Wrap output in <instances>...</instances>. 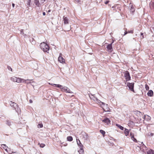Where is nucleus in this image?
I'll return each mask as SVG.
<instances>
[{
	"mask_svg": "<svg viewBox=\"0 0 154 154\" xmlns=\"http://www.w3.org/2000/svg\"><path fill=\"white\" fill-rule=\"evenodd\" d=\"M134 83L127 82V86L128 87L129 89L132 91H134Z\"/></svg>",
	"mask_w": 154,
	"mask_h": 154,
	"instance_id": "7ed1b4c3",
	"label": "nucleus"
},
{
	"mask_svg": "<svg viewBox=\"0 0 154 154\" xmlns=\"http://www.w3.org/2000/svg\"><path fill=\"white\" fill-rule=\"evenodd\" d=\"M41 48L45 52L48 53L50 47L45 42L41 43L40 45Z\"/></svg>",
	"mask_w": 154,
	"mask_h": 154,
	"instance_id": "f257e3e1",
	"label": "nucleus"
},
{
	"mask_svg": "<svg viewBox=\"0 0 154 154\" xmlns=\"http://www.w3.org/2000/svg\"><path fill=\"white\" fill-rule=\"evenodd\" d=\"M130 136L131 137V136H133V135H134L133 134V133H132L131 132L130 133Z\"/></svg>",
	"mask_w": 154,
	"mask_h": 154,
	"instance_id": "c03bdc74",
	"label": "nucleus"
},
{
	"mask_svg": "<svg viewBox=\"0 0 154 154\" xmlns=\"http://www.w3.org/2000/svg\"><path fill=\"white\" fill-rule=\"evenodd\" d=\"M124 133L126 136L128 135L129 133V130L126 128H125V130L124 131Z\"/></svg>",
	"mask_w": 154,
	"mask_h": 154,
	"instance_id": "6ab92c4d",
	"label": "nucleus"
},
{
	"mask_svg": "<svg viewBox=\"0 0 154 154\" xmlns=\"http://www.w3.org/2000/svg\"><path fill=\"white\" fill-rule=\"evenodd\" d=\"M17 78L15 76L11 77V80L13 82H17Z\"/></svg>",
	"mask_w": 154,
	"mask_h": 154,
	"instance_id": "4be33fe9",
	"label": "nucleus"
},
{
	"mask_svg": "<svg viewBox=\"0 0 154 154\" xmlns=\"http://www.w3.org/2000/svg\"><path fill=\"white\" fill-rule=\"evenodd\" d=\"M109 2V1H106L104 2V3L107 4Z\"/></svg>",
	"mask_w": 154,
	"mask_h": 154,
	"instance_id": "79ce46f5",
	"label": "nucleus"
},
{
	"mask_svg": "<svg viewBox=\"0 0 154 154\" xmlns=\"http://www.w3.org/2000/svg\"><path fill=\"white\" fill-rule=\"evenodd\" d=\"M79 148V150L78 151L79 152V154H84V150H83V147H82V146H81Z\"/></svg>",
	"mask_w": 154,
	"mask_h": 154,
	"instance_id": "a211bd4d",
	"label": "nucleus"
},
{
	"mask_svg": "<svg viewBox=\"0 0 154 154\" xmlns=\"http://www.w3.org/2000/svg\"><path fill=\"white\" fill-rule=\"evenodd\" d=\"M1 146L4 149H5L6 148H8V147L5 144H1Z\"/></svg>",
	"mask_w": 154,
	"mask_h": 154,
	"instance_id": "cd10ccee",
	"label": "nucleus"
},
{
	"mask_svg": "<svg viewBox=\"0 0 154 154\" xmlns=\"http://www.w3.org/2000/svg\"><path fill=\"white\" fill-rule=\"evenodd\" d=\"M49 84H50V85H52V86H54V85H53V84H50V83H49Z\"/></svg>",
	"mask_w": 154,
	"mask_h": 154,
	"instance_id": "5fc2aeb1",
	"label": "nucleus"
},
{
	"mask_svg": "<svg viewBox=\"0 0 154 154\" xmlns=\"http://www.w3.org/2000/svg\"><path fill=\"white\" fill-rule=\"evenodd\" d=\"M12 6L13 8H14L15 6V4L14 3H12Z\"/></svg>",
	"mask_w": 154,
	"mask_h": 154,
	"instance_id": "09e8293b",
	"label": "nucleus"
},
{
	"mask_svg": "<svg viewBox=\"0 0 154 154\" xmlns=\"http://www.w3.org/2000/svg\"><path fill=\"white\" fill-rule=\"evenodd\" d=\"M10 104L11 106L13 107L14 109H15L17 112L18 113V112L17 111L18 110V108H17V105L14 102H13L12 101H10Z\"/></svg>",
	"mask_w": 154,
	"mask_h": 154,
	"instance_id": "0eeeda50",
	"label": "nucleus"
},
{
	"mask_svg": "<svg viewBox=\"0 0 154 154\" xmlns=\"http://www.w3.org/2000/svg\"><path fill=\"white\" fill-rule=\"evenodd\" d=\"M39 144L40 145V146L41 148H43L45 146V144L43 143L40 144V143H39Z\"/></svg>",
	"mask_w": 154,
	"mask_h": 154,
	"instance_id": "2f4dec72",
	"label": "nucleus"
},
{
	"mask_svg": "<svg viewBox=\"0 0 154 154\" xmlns=\"http://www.w3.org/2000/svg\"><path fill=\"white\" fill-rule=\"evenodd\" d=\"M102 122L106 123L107 125L111 124V121L107 117H106L104 119L102 120Z\"/></svg>",
	"mask_w": 154,
	"mask_h": 154,
	"instance_id": "9d476101",
	"label": "nucleus"
},
{
	"mask_svg": "<svg viewBox=\"0 0 154 154\" xmlns=\"http://www.w3.org/2000/svg\"><path fill=\"white\" fill-rule=\"evenodd\" d=\"M143 118L148 121L150 120L151 119V117L147 115H145Z\"/></svg>",
	"mask_w": 154,
	"mask_h": 154,
	"instance_id": "4468645a",
	"label": "nucleus"
},
{
	"mask_svg": "<svg viewBox=\"0 0 154 154\" xmlns=\"http://www.w3.org/2000/svg\"><path fill=\"white\" fill-rule=\"evenodd\" d=\"M141 142H139L140 143H139V145H140V146H141V143H140Z\"/></svg>",
	"mask_w": 154,
	"mask_h": 154,
	"instance_id": "4d7b16f0",
	"label": "nucleus"
},
{
	"mask_svg": "<svg viewBox=\"0 0 154 154\" xmlns=\"http://www.w3.org/2000/svg\"><path fill=\"white\" fill-rule=\"evenodd\" d=\"M53 85H54V86L56 87L59 88L60 89H61V87H62V85L60 84H53Z\"/></svg>",
	"mask_w": 154,
	"mask_h": 154,
	"instance_id": "393cba45",
	"label": "nucleus"
},
{
	"mask_svg": "<svg viewBox=\"0 0 154 154\" xmlns=\"http://www.w3.org/2000/svg\"><path fill=\"white\" fill-rule=\"evenodd\" d=\"M1 118H2V117H1Z\"/></svg>",
	"mask_w": 154,
	"mask_h": 154,
	"instance_id": "bf43d9fd",
	"label": "nucleus"
},
{
	"mask_svg": "<svg viewBox=\"0 0 154 154\" xmlns=\"http://www.w3.org/2000/svg\"><path fill=\"white\" fill-rule=\"evenodd\" d=\"M12 123H13L12 122H11L9 120H7L6 121V124L7 125L9 126L11 125Z\"/></svg>",
	"mask_w": 154,
	"mask_h": 154,
	"instance_id": "412c9836",
	"label": "nucleus"
},
{
	"mask_svg": "<svg viewBox=\"0 0 154 154\" xmlns=\"http://www.w3.org/2000/svg\"><path fill=\"white\" fill-rule=\"evenodd\" d=\"M63 19L64 24H67L69 23V19L66 17L64 16Z\"/></svg>",
	"mask_w": 154,
	"mask_h": 154,
	"instance_id": "f8f14e48",
	"label": "nucleus"
},
{
	"mask_svg": "<svg viewBox=\"0 0 154 154\" xmlns=\"http://www.w3.org/2000/svg\"><path fill=\"white\" fill-rule=\"evenodd\" d=\"M23 35L25 37L26 35V34H24V33H23Z\"/></svg>",
	"mask_w": 154,
	"mask_h": 154,
	"instance_id": "3c124183",
	"label": "nucleus"
},
{
	"mask_svg": "<svg viewBox=\"0 0 154 154\" xmlns=\"http://www.w3.org/2000/svg\"><path fill=\"white\" fill-rule=\"evenodd\" d=\"M43 126V124L42 123L39 124L38 125V128H42Z\"/></svg>",
	"mask_w": 154,
	"mask_h": 154,
	"instance_id": "7c9ffc66",
	"label": "nucleus"
},
{
	"mask_svg": "<svg viewBox=\"0 0 154 154\" xmlns=\"http://www.w3.org/2000/svg\"><path fill=\"white\" fill-rule=\"evenodd\" d=\"M145 88L146 90H149V86L147 84H146L145 85Z\"/></svg>",
	"mask_w": 154,
	"mask_h": 154,
	"instance_id": "473e14b6",
	"label": "nucleus"
},
{
	"mask_svg": "<svg viewBox=\"0 0 154 154\" xmlns=\"http://www.w3.org/2000/svg\"><path fill=\"white\" fill-rule=\"evenodd\" d=\"M124 76L126 80V81H128L131 80V76L130 73L128 71H126L124 72Z\"/></svg>",
	"mask_w": 154,
	"mask_h": 154,
	"instance_id": "39448f33",
	"label": "nucleus"
},
{
	"mask_svg": "<svg viewBox=\"0 0 154 154\" xmlns=\"http://www.w3.org/2000/svg\"><path fill=\"white\" fill-rule=\"evenodd\" d=\"M5 150L8 152L7 148H6L5 149Z\"/></svg>",
	"mask_w": 154,
	"mask_h": 154,
	"instance_id": "864d4df0",
	"label": "nucleus"
},
{
	"mask_svg": "<svg viewBox=\"0 0 154 154\" xmlns=\"http://www.w3.org/2000/svg\"><path fill=\"white\" fill-rule=\"evenodd\" d=\"M153 92L152 90H149L147 93V94L148 96L152 97L153 95Z\"/></svg>",
	"mask_w": 154,
	"mask_h": 154,
	"instance_id": "dca6fc26",
	"label": "nucleus"
},
{
	"mask_svg": "<svg viewBox=\"0 0 154 154\" xmlns=\"http://www.w3.org/2000/svg\"><path fill=\"white\" fill-rule=\"evenodd\" d=\"M34 3L35 5L37 6H39V5H40V3L38 1L35 0Z\"/></svg>",
	"mask_w": 154,
	"mask_h": 154,
	"instance_id": "bb28decb",
	"label": "nucleus"
},
{
	"mask_svg": "<svg viewBox=\"0 0 154 154\" xmlns=\"http://www.w3.org/2000/svg\"><path fill=\"white\" fill-rule=\"evenodd\" d=\"M30 2H31V0H28V4L29 5Z\"/></svg>",
	"mask_w": 154,
	"mask_h": 154,
	"instance_id": "a18cd8bd",
	"label": "nucleus"
},
{
	"mask_svg": "<svg viewBox=\"0 0 154 154\" xmlns=\"http://www.w3.org/2000/svg\"><path fill=\"white\" fill-rule=\"evenodd\" d=\"M103 108V110H104V111H105L106 112H110V111L108 109H107V110H105Z\"/></svg>",
	"mask_w": 154,
	"mask_h": 154,
	"instance_id": "37998d69",
	"label": "nucleus"
},
{
	"mask_svg": "<svg viewBox=\"0 0 154 154\" xmlns=\"http://www.w3.org/2000/svg\"><path fill=\"white\" fill-rule=\"evenodd\" d=\"M41 0V2L43 3H44L46 1V0Z\"/></svg>",
	"mask_w": 154,
	"mask_h": 154,
	"instance_id": "58836bf2",
	"label": "nucleus"
},
{
	"mask_svg": "<svg viewBox=\"0 0 154 154\" xmlns=\"http://www.w3.org/2000/svg\"><path fill=\"white\" fill-rule=\"evenodd\" d=\"M140 35L142 36V38H143L144 36V35H143V33L141 32L140 33Z\"/></svg>",
	"mask_w": 154,
	"mask_h": 154,
	"instance_id": "a19ab883",
	"label": "nucleus"
},
{
	"mask_svg": "<svg viewBox=\"0 0 154 154\" xmlns=\"http://www.w3.org/2000/svg\"><path fill=\"white\" fill-rule=\"evenodd\" d=\"M62 54L61 53H60L59 56L58 58V60L60 63H65V59L62 57Z\"/></svg>",
	"mask_w": 154,
	"mask_h": 154,
	"instance_id": "1a4fd4ad",
	"label": "nucleus"
},
{
	"mask_svg": "<svg viewBox=\"0 0 154 154\" xmlns=\"http://www.w3.org/2000/svg\"><path fill=\"white\" fill-rule=\"evenodd\" d=\"M100 103H102V104L103 106H104H104L106 105V106H107L108 105L107 104H106L105 103H103V102H102L101 101V102H100Z\"/></svg>",
	"mask_w": 154,
	"mask_h": 154,
	"instance_id": "f704fd0d",
	"label": "nucleus"
},
{
	"mask_svg": "<svg viewBox=\"0 0 154 154\" xmlns=\"http://www.w3.org/2000/svg\"><path fill=\"white\" fill-rule=\"evenodd\" d=\"M129 9L130 11V13L132 15H133L135 11V9L131 3H130L129 4Z\"/></svg>",
	"mask_w": 154,
	"mask_h": 154,
	"instance_id": "6e6552de",
	"label": "nucleus"
},
{
	"mask_svg": "<svg viewBox=\"0 0 154 154\" xmlns=\"http://www.w3.org/2000/svg\"><path fill=\"white\" fill-rule=\"evenodd\" d=\"M51 10H49L48 11V13H49V12H51Z\"/></svg>",
	"mask_w": 154,
	"mask_h": 154,
	"instance_id": "6e6d98bb",
	"label": "nucleus"
},
{
	"mask_svg": "<svg viewBox=\"0 0 154 154\" xmlns=\"http://www.w3.org/2000/svg\"><path fill=\"white\" fill-rule=\"evenodd\" d=\"M29 102L30 103H32V100L30 99L29 100Z\"/></svg>",
	"mask_w": 154,
	"mask_h": 154,
	"instance_id": "49530a36",
	"label": "nucleus"
},
{
	"mask_svg": "<svg viewBox=\"0 0 154 154\" xmlns=\"http://www.w3.org/2000/svg\"><path fill=\"white\" fill-rule=\"evenodd\" d=\"M16 82L18 83L25 82L26 80L19 78H17Z\"/></svg>",
	"mask_w": 154,
	"mask_h": 154,
	"instance_id": "2eb2a0df",
	"label": "nucleus"
},
{
	"mask_svg": "<svg viewBox=\"0 0 154 154\" xmlns=\"http://www.w3.org/2000/svg\"><path fill=\"white\" fill-rule=\"evenodd\" d=\"M133 33V30H130V31H128V33Z\"/></svg>",
	"mask_w": 154,
	"mask_h": 154,
	"instance_id": "4c0bfd02",
	"label": "nucleus"
},
{
	"mask_svg": "<svg viewBox=\"0 0 154 154\" xmlns=\"http://www.w3.org/2000/svg\"><path fill=\"white\" fill-rule=\"evenodd\" d=\"M33 40H34L33 38H32L30 39V41H32L31 42L32 44L35 43V42L33 41Z\"/></svg>",
	"mask_w": 154,
	"mask_h": 154,
	"instance_id": "72a5a7b5",
	"label": "nucleus"
},
{
	"mask_svg": "<svg viewBox=\"0 0 154 154\" xmlns=\"http://www.w3.org/2000/svg\"><path fill=\"white\" fill-rule=\"evenodd\" d=\"M23 29H21L20 31V34H23V33H24L23 32Z\"/></svg>",
	"mask_w": 154,
	"mask_h": 154,
	"instance_id": "ea45409f",
	"label": "nucleus"
},
{
	"mask_svg": "<svg viewBox=\"0 0 154 154\" xmlns=\"http://www.w3.org/2000/svg\"><path fill=\"white\" fill-rule=\"evenodd\" d=\"M1 118H2V117H1Z\"/></svg>",
	"mask_w": 154,
	"mask_h": 154,
	"instance_id": "13d9d810",
	"label": "nucleus"
},
{
	"mask_svg": "<svg viewBox=\"0 0 154 154\" xmlns=\"http://www.w3.org/2000/svg\"><path fill=\"white\" fill-rule=\"evenodd\" d=\"M67 140L69 141H71L73 140V138L71 136H69L67 137Z\"/></svg>",
	"mask_w": 154,
	"mask_h": 154,
	"instance_id": "5701e85b",
	"label": "nucleus"
},
{
	"mask_svg": "<svg viewBox=\"0 0 154 154\" xmlns=\"http://www.w3.org/2000/svg\"><path fill=\"white\" fill-rule=\"evenodd\" d=\"M119 5H116V6H112V8L114 9V8H115V9H116V8H118L119 7L118 6Z\"/></svg>",
	"mask_w": 154,
	"mask_h": 154,
	"instance_id": "e433bc0d",
	"label": "nucleus"
},
{
	"mask_svg": "<svg viewBox=\"0 0 154 154\" xmlns=\"http://www.w3.org/2000/svg\"><path fill=\"white\" fill-rule=\"evenodd\" d=\"M116 126H117L118 128H119L121 130H123L124 129V128L121 125H119L118 124H116Z\"/></svg>",
	"mask_w": 154,
	"mask_h": 154,
	"instance_id": "b1692460",
	"label": "nucleus"
},
{
	"mask_svg": "<svg viewBox=\"0 0 154 154\" xmlns=\"http://www.w3.org/2000/svg\"><path fill=\"white\" fill-rule=\"evenodd\" d=\"M131 139L135 142H137V140L134 137V136L133 135L131 136Z\"/></svg>",
	"mask_w": 154,
	"mask_h": 154,
	"instance_id": "a878e982",
	"label": "nucleus"
},
{
	"mask_svg": "<svg viewBox=\"0 0 154 154\" xmlns=\"http://www.w3.org/2000/svg\"><path fill=\"white\" fill-rule=\"evenodd\" d=\"M100 132L103 135H104L105 134V132L103 130H100Z\"/></svg>",
	"mask_w": 154,
	"mask_h": 154,
	"instance_id": "c85d7f7f",
	"label": "nucleus"
},
{
	"mask_svg": "<svg viewBox=\"0 0 154 154\" xmlns=\"http://www.w3.org/2000/svg\"><path fill=\"white\" fill-rule=\"evenodd\" d=\"M42 14H43V15H44V16L45 15V14H46L45 12H43V13H42Z\"/></svg>",
	"mask_w": 154,
	"mask_h": 154,
	"instance_id": "de8ad7c7",
	"label": "nucleus"
},
{
	"mask_svg": "<svg viewBox=\"0 0 154 154\" xmlns=\"http://www.w3.org/2000/svg\"><path fill=\"white\" fill-rule=\"evenodd\" d=\"M7 68L9 70H11V71H12V69L10 66H7Z\"/></svg>",
	"mask_w": 154,
	"mask_h": 154,
	"instance_id": "c9c22d12",
	"label": "nucleus"
},
{
	"mask_svg": "<svg viewBox=\"0 0 154 154\" xmlns=\"http://www.w3.org/2000/svg\"><path fill=\"white\" fill-rule=\"evenodd\" d=\"M147 135L148 136H152L154 135V134L150 132H149L147 134Z\"/></svg>",
	"mask_w": 154,
	"mask_h": 154,
	"instance_id": "c756f323",
	"label": "nucleus"
},
{
	"mask_svg": "<svg viewBox=\"0 0 154 154\" xmlns=\"http://www.w3.org/2000/svg\"><path fill=\"white\" fill-rule=\"evenodd\" d=\"M89 96L91 99H92L94 101L96 102L97 103H100L101 102V101L98 99L96 97H95L92 94H91V95H89Z\"/></svg>",
	"mask_w": 154,
	"mask_h": 154,
	"instance_id": "423d86ee",
	"label": "nucleus"
},
{
	"mask_svg": "<svg viewBox=\"0 0 154 154\" xmlns=\"http://www.w3.org/2000/svg\"><path fill=\"white\" fill-rule=\"evenodd\" d=\"M82 135H83V138L84 140H87L88 138V135L85 132L82 133Z\"/></svg>",
	"mask_w": 154,
	"mask_h": 154,
	"instance_id": "ddd939ff",
	"label": "nucleus"
},
{
	"mask_svg": "<svg viewBox=\"0 0 154 154\" xmlns=\"http://www.w3.org/2000/svg\"><path fill=\"white\" fill-rule=\"evenodd\" d=\"M114 42V41L113 40L112 43L109 44L107 47L106 48L108 50H110L112 49V43Z\"/></svg>",
	"mask_w": 154,
	"mask_h": 154,
	"instance_id": "9b49d317",
	"label": "nucleus"
},
{
	"mask_svg": "<svg viewBox=\"0 0 154 154\" xmlns=\"http://www.w3.org/2000/svg\"><path fill=\"white\" fill-rule=\"evenodd\" d=\"M76 2H79V0H75Z\"/></svg>",
	"mask_w": 154,
	"mask_h": 154,
	"instance_id": "603ef678",
	"label": "nucleus"
},
{
	"mask_svg": "<svg viewBox=\"0 0 154 154\" xmlns=\"http://www.w3.org/2000/svg\"><path fill=\"white\" fill-rule=\"evenodd\" d=\"M147 154H154V151L151 149L148 150V151H146Z\"/></svg>",
	"mask_w": 154,
	"mask_h": 154,
	"instance_id": "aec40b11",
	"label": "nucleus"
},
{
	"mask_svg": "<svg viewBox=\"0 0 154 154\" xmlns=\"http://www.w3.org/2000/svg\"><path fill=\"white\" fill-rule=\"evenodd\" d=\"M61 90L62 91H64L66 93H73V92L70 90L66 86H62Z\"/></svg>",
	"mask_w": 154,
	"mask_h": 154,
	"instance_id": "f03ea898",
	"label": "nucleus"
},
{
	"mask_svg": "<svg viewBox=\"0 0 154 154\" xmlns=\"http://www.w3.org/2000/svg\"><path fill=\"white\" fill-rule=\"evenodd\" d=\"M140 143H141V146H138L140 147L141 150L144 152H146V151H147V147L143 144V142H140Z\"/></svg>",
	"mask_w": 154,
	"mask_h": 154,
	"instance_id": "20e7f679",
	"label": "nucleus"
},
{
	"mask_svg": "<svg viewBox=\"0 0 154 154\" xmlns=\"http://www.w3.org/2000/svg\"><path fill=\"white\" fill-rule=\"evenodd\" d=\"M76 141L77 145L79 147H80L81 146L84 147L83 145L81 143L80 140L79 139H76Z\"/></svg>",
	"mask_w": 154,
	"mask_h": 154,
	"instance_id": "f3484780",
	"label": "nucleus"
},
{
	"mask_svg": "<svg viewBox=\"0 0 154 154\" xmlns=\"http://www.w3.org/2000/svg\"><path fill=\"white\" fill-rule=\"evenodd\" d=\"M128 33V32H127V31H125V33H124V35H126Z\"/></svg>",
	"mask_w": 154,
	"mask_h": 154,
	"instance_id": "8fccbe9b",
	"label": "nucleus"
}]
</instances>
